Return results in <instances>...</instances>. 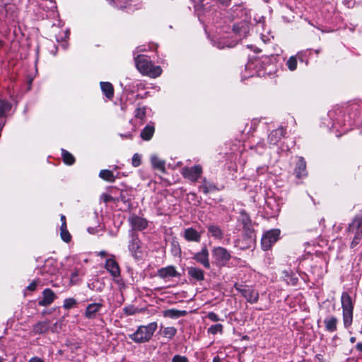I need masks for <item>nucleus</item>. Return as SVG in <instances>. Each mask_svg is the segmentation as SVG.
Returning <instances> with one entry per match:
<instances>
[{"label": "nucleus", "mask_w": 362, "mask_h": 362, "mask_svg": "<svg viewBox=\"0 0 362 362\" xmlns=\"http://www.w3.org/2000/svg\"><path fill=\"white\" fill-rule=\"evenodd\" d=\"M135 64L137 69L143 74L151 78H156L162 73L159 66H154L149 57L146 55L140 54L135 57Z\"/></svg>", "instance_id": "1"}, {"label": "nucleus", "mask_w": 362, "mask_h": 362, "mask_svg": "<svg viewBox=\"0 0 362 362\" xmlns=\"http://www.w3.org/2000/svg\"><path fill=\"white\" fill-rule=\"evenodd\" d=\"M341 306L342 308L343 324L345 328H349L353 322L354 302L347 292H343L341 296Z\"/></svg>", "instance_id": "2"}, {"label": "nucleus", "mask_w": 362, "mask_h": 362, "mask_svg": "<svg viewBox=\"0 0 362 362\" xmlns=\"http://www.w3.org/2000/svg\"><path fill=\"white\" fill-rule=\"evenodd\" d=\"M158 325L156 322L147 325H141L135 332L129 335V338L136 343H145L151 339Z\"/></svg>", "instance_id": "3"}, {"label": "nucleus", "mask_w": 362, "mask_h": 362, "mask_svg": "<svg viewBox=\"0 0 362 362\" xmlns=\"http://www.w3.org/2000/svg\"><path fill=\"white\" fill-rule=\"evenodd\" d=\"M349 231L354 234L351 243V247L356 246L362 238V218L356 217L349 226Z\"/></svg>", "instance_id": "4"}, {"label": "nucleus", "mask_w": 362, "mask_h": 362, "mask_svg": "<svg viewBox=\"0 0 362 362\" xmlns=\"http://www.w3.org/2000/svg\"><path fill=\"white\" fill-rule=\"evenodd\" d=\"M280 230L272 229L265 232L262 238V247L264 250H268L272 245L279 238Z\"/></svg>", "instance_id": "5"}, {"label": "nucleus", "mask_w": 362, "mask_h": 362, "mask_svg": "<svg viewBox=\"0 0 362 362\" xmlns=\"http://www.w3.org/2000/svg\"><path fill=\"white\" fill-rule=\"evenodd\" d=\"M235 288L238 291L245 299L251 303H255L258 300L259 293L252 287L235 284Z\"/></svg>", "instance_id": "6"}, {"label": "nucleus", "mask_w": 362, "mask_h": 362, "mask_svg": "<svg viewBox=\"0 0 362 362\" xmlns=\"http://www.w3.org/2000/svg\"><path fill=\"white\" fill-rule=\"evenodd\" d=\"M212 255L218 265H225L230 259V255L226 249L222 247H215L212 251Z\"/></svg>", "instance_id": "7"}, {"label": "nucleus", "mask_w": 362, "mask_h": 362, "mask_svg": "<svg viewBox=\"0 0 362 362\" xmlns=\"http://www.w3.org/2000/svg\"><path fill=\"white\" fill-rule=\"evenodd\" d=\"M202 173V168L200 165H194L190 168L182 169V174L185 178L192 182H196Z\"/></svg>", "instance_id": "8"}, {"label": "nucleus", "mask_w": 362, "mask_h": 362, "mask_svg": "<svg viewBox=\"0 0 362 362\" xmlns=\"http://www.w3.org/2000/svg\"><path fill=\"white\" fill-rule=\"evenodd\" d=\"M105 269L111 274V275L116 278L120 275V269L118 264L114 259V257L108 258L105 262Z\"/></svg>", "instance_id": "9"}, {"label": "nucleus", "mask_w": 362, "mask_h": 362, "mask_svg": "<svg viewBox=\"0 0 362 362\" xmlns=\"http://www.w3.org/2000/svg\"><path fill=\"white\" fill-rule=\"evenodd\" d=\"M194 259L202 264L205 268H210V263L209 261V252L206 247L202 249V250L194 255Z\"/></svg>", "instance_id": "10"}, {"label": "nucleus", "mask_w": 362, "mask_h": 362, "mask_svg": "<svg viewBox=\"0 0 362 362\" xmlns=\"http://www.w3.org/2000/svg\"><path fill=\"white\" fill-rule=\"evenodd\" d=\"M178 273L173 266H168L161 268L158 271V276L164 279H169L170 278L177 276Z\"/></svg>", "instance_id": "11"}, {"label": "nucleus", "mask_w": 362, "mask_h": 362, "mask_svg": "<svg viewBox=\"0 0 362 362\" xmlns=\"http://www.w3.org/2000/svg\"><path fill=\"white\" fill-rule=\"evenodd\" d=\"M233 31L240 36V37H245L249 32V25L246 21V17L239 23L233 25Z\"/></svg>", "instance_id": "12"}, {"label": "nucleus", "mask_w": 362, "mask_h": 362, "mask_svg": "<svg viewBox=\"0 0 362 362\" xmlns=\"http://www.w3.org/2000/svg\"><path fill=\"white\" fill-rule=\"evenodd\" d=\"M103 304L100 303H94L89 304L86 309L85 316L88 319H93L96 317L97 313L103 308Z\"/></svg>", "instance_id": "13"}, {"label": "nucleus", "mask_w": 362, "mask_h": 362, "mask_svg": "<svg viewBox=\"0 0 362 362\" xmlns=\"http://www.w3.org/2000/svg\"><path fill=\"white\" fill-rule=\"evenodd\" d=\"M43 298L39 301V305L41 306H47L53 303L56 298L55 293L49 288L44 290Z\"/></svg>", "instance_id": "14"}, {"label": "nucleus", "mask_w": 362, "mask_h": 362, "mask_svg": "<svg viewBox=\"0 0 362 362\" xmlns=\"http://www.w3.org/2000/svg\"><path fill=\"white\" fill-rule=\"evenodd\" d=\"M294 173L298 178H303L307 175L306 163L303 158H300L296 163Z\"/></svg>", "instance_id": "15"}, {"label": "nucleus", "mask_w": 362, "mask_h": 362, "mask_svg": "<svg viewBox=\"0 0 362 362\" xmlns=\"http://www.w3.org/2000/svg\"><path fill=\"white\" fill-rule=\"evenodd\" d=\"M338 320L334 315H329L324 320L325 329L329 332H334L337 329Z\"/></svg>", "instance_id": "16"}, {"label": "nucleus", "mask_w": 362, "mask_h": 362, "mask_svg": "<svg viewBox=\"0 0 362 362\" xmlns=\"http://www.w3.org/2000/svg\"><path fill=\"white\" fill-rule=\"evenodd\" d=\"M129 221L132 228L135 230H141L147 226V221L144 218L136 216H131L129 218Z\"/></svg>", "instance_id": "17"}, {"label": "nucleus", "mask_w": 362, "mask_h": 362, "mask_svg": "<svg viewBox=\"0 0 362 362\" xmlns=\"http://www.w3.org/2000/svg\"><path fill=\"white\" fill-rule=\"evenodd\" d=\"M284 134L285 130L282 127L273 130L268 136L269 143L272 145L276 144Z\"/></svg>", "instance_id": "18"}, {"label": "nucleus", "mask_w": 362, "mask_h": 362, "mask_svg": "<svg viewBox=\"0 0 362 362\" xmlns=\"http://www.w3.org/2000/svg\"><path fill=\"white\" fill-rule=\"evenodd\" d=\"M187 315L186 310H180L177 309H168L163 312V315L165 317H169L172 319H177L180 317L185 316Z\"/></svg>", "instance_id": "19"}, {"label": "nucleus", "mask_w": 362, "mask_h": 362, "mask_svg": "<svg viewBox=\"0 0 362 362\" xmlns=\"http://www.w3.org/2000/svg\"><path fill=\"white\" fill-rule=\"evenodd\" d=\"M151 162L153 168L164 173L165 171V162L156 155L151 156Z\"/></svg>", "instance_id": "20"}, {"label": "nucleus", "mask_w": 362, "mask_h": 362, "mask_svg": "<svg viewBox=\"0 0 362 362\" xmlns=\"http://www.w3.org/2000/svg\"><path fill=\"white\" fill-rule=\"evenodd\" d=\"M49 328V322H39L33 326V331L35 334H43L48 331Z\"/></svg>", "instance_id": "21"}, {"label": "nucleus", "mask_w": 362, "mask_h": 362, "mask_svg": "<svg viewBox=\"0 0 362 362\" xmlns=\"http://www.w3.org/2000/svg\"><path fill=\"white\" fill-rule=\"evenodd\" d=\"M100 88L103 93L108 99H112L114 95L112 85L109 82H100Z\"/></svg>", "instance_id": "22"}, {"label": "nucleus", "mask_w": 362, "mask_h": 362, "mask_svg": "<svg viewBox=\"0 0 362 362\" xmlns=\"http://www.w3.org/2000/svg\"><path fill=\"white\" fill-rule=\"evenodd\" d=\"M155 132V128L153 125L148 124L146 125L144 129L141 132V137L142 139L145 141H149Z\"/></svg>", "instance_id": "23"}, {"label": "nucleus", "mask_w": 362, "mask_h": 362, "mask_svg": "<svg viewBox=\"0 0 362 362\" xmlns=\"http://www.w3.org/2000/svg\"><path fill=\"white\" fill-rule=\"evenodd\" d=\"M139 241L137 238L133 237L129 244V250L130 252L132 253V256H134L136 258H137L139 257Z\"/></svg>", "instance_id": "24"}, {"label": "nucleus", "mask_w": 362, "mask_h": 362, "mask_svg": "<svg viewBox=\"0 0 362 362\" xmlns=\"http://www.w3.org/2000/svg\"><path fill=\"white\" fill-rule=\"evenodd\" d=\"M199 189L206 194L216 190L217 187L212 182L204 179L202 184L199 186Z\"/></svg>", "instance_id": "25"}, {"label": "nucleus", "mask_w": 362, "mask_h": 362, "mask_svg": "<svg viewBox=\"0 0 362 362\" xmlns=\"http://www.w3.org/2000/svg\"><path fill=\"white\" fill-rule=\"evenodd\" d=\"M185 238L189 241L198 242L200 240V235L193 228H187L185 231Z\"/></svg>", "instance_id": "26"}, {"label": "nucleus", "mask_w": 362, "mask_h": 362, "mask_svg": "<svg viewBox=\"0 0 362 362\" xmlns=\"http://www.w3.org/2000/svg\"><path fill=\"white\" fill-rule=\"evenodd\" d=\"M188 274L193 279L198 281L203 280L204 277V272L201 269L197 267L188 268Z\"/></svg>", "instance_id": "27"}, {"label": "nucleus", "mask_w": 362, "mask_h": 362, "mask_svg": "<svg viewBox=\"0 0 362 362\" xmlns=\"http://www.w3.org/2000/svg\"><path fill=\"white\" fill-rule=\"evenodd\" d=\"M99 177L107 182H114L117 178V177L114 175V173L109 170H102L99 173Z\"/></svg>", "instance_id": "28"}, {"label": "nucleus", "mask_w": 362, "mask_h": 362, "mask_svg": "<svg viewBox=\"0 0 362 362\" xmlns=\"http://www.w3.org/2000/svg\"><path fill=\"white\" fill-rule=\"evenodd\" d=\"M60 235H61L62 239L64 242L69 243L71 240V236L66 229V223H64L61 225Z\"/></svg>", "instance_id": "29"}, {"label": "nucleus", "mask_w": 362, "mask_h": 362, "mask_svg": "<svg viewBox=\"0 0 362 362\" xmlns=\"http://www.w3.org/2000/svg\"><path fill=\"white\" fill-rule=\"evenodd\" d=\"M177 333V329L174 327H164L162 330V334L164 337L172 339Z\"/></svg>", "instance_id": "30"}, {"label": "nucleus", "mask_w": 362, "mask_h": 362, "mask_svg": "<svg viewBox=\"0 0 362 362\" xmlns=\"http://www.w3.org/2000/svg\"><path fill=\"white\" fill-rule=\"evenodd\" d=\"M62 158H63V160L64 162L66 164V165H72L75 162V158L73 156L72 154H71L69 152L62 149Z\"/></svg>", "instance_id": "31"}, {"label": "nucleus", "mask_w": 362, "mask_h": 362, "mask_svg": "<svg viewBox=\"0 0 362 362\" xmlns=\"http://www.w3.org/2000/svg\"><path fill=\"white\" fill-rule=\"evenodd\" d=\"M208 230L209 233L216 238H221L222 237V232L219 227L214 226V225H210L208 227Z\"/></svg>", "instance_id": "32"}, {"label": "nucleus", "mask_w": 362, "mask_h": 362, "mask_svg": "<svg viewBox=\"0 0 362 362\" xmlns=\"http://www.w3.org/2000/svg\"><path fill=\"white\" fill-rule=\"evenodd\" d=\"M297 59L295 56H291L286 62V66L291 71L297 69Z\"/></svg>", "instance_id": "33"}, {"label": "nucleus", "mask_w": 362, "mask_h": 362, "mask_svg": "<svg viewBox=\"0 0 362 362\" xmlns=\"http://www.w3.org/2000/svg\"><path fill=\"white\" fill-rule=\"evenodd\" d=\"M208 332L213 335L216 334L217 333L222 334L223 325L221 324H216V325H211L208 329Z\"/></svg>", "instance_id": "34"}, {"label": "nucleus", "mask_w": 362, "mask_h": 362, "mask_svg": "<svg viewBox=\"0 0 362 362\" xmlns=\"http://www.w3.org/2000/svg\"><path fill=\"white\" fill-rule=\"evenodd\" d=\"M232 11L237 17L243 18V15H246V11L240 6L233 8Z\"/></svg>", "instance_id": "35"}, {"label": "nucleus", "mask_w": 362, "mask_h": 362, "mask_svg": "<svg viewBox=\"0 0 362 362\" xmlns=\"http://www.w3.org/2000/svg\"><path fill=\"white\" fill-rule=\"evenodd\" d=\"M76 304V301L74 298H66L64 301V308L66 309H69L73 308Z\"/></svg>", "instance_id": "36"}, {"label": "nucleus", "mask_w": 362, "mask_h": 362, "mask_svg": "<svg viewBox=\"0 0 362 362\" xmlns=\"http://www.w3.org/2000/svg\"><path fill=\"white\" fill-rule=\"evenodd\" d=\"M146 115V108L145 107H138L135 110V117L136 118L143 119Z\"/></svg>", "instance_id": "37"}, {"label": "nucleus", "mask_w": 362, "mask_h": 362, "mask_svg": "<svg viewBox=\"0 0 362 362\" xmlns=\"http://www.w3.org/2000/svg\"><path fill=\"white\" fill-rule=\"evenodd\" d=\"M132 163L134 167H138L141 164V156L138 153L134 154Z\"/></svg>", "instance_id": "38"}, {"label": "nucleus", "mask_w": 362, "mask_h": 362, "mask_svg": "<svg viewBox=\"0 0 362 362\" xmlns=\"http://www.w3.org/2000/svg\"><path fill=\"white\" fill-rule=\"evenodd\" d=\"M80 275L79 271L76 269L71 274L70 281L72 284H76L78 280V276Z\"/></svg>", "instance_id": "39"}, {"label": "nucleus", "mask_w": 362, "mask_h": 362, "mask_svg": "<svg viewBox=\"0 0 362 362\" xmlns=\"http://www.w3.org/2000/svg\"><path fill=\"white\" fill-rule=\"evenodd\" d=\"M137 309L134 306H127L124 308V313L128 315H134L136 313Z\"/></svg>", "instance_id": "40"}, {"label": "nucleus", "mask_w": 362, "mask_h": 362, "mask_svg": "<svg viewBox=\"0 0 362 362\" xmlns=\"http://www.w3.org/2000/svg\"><path fill=\"white\" fill-rule=\"evenodd\" d=\"M172 362H187V358L184 356L175 355L173 356Z\"/></svg>", "instance_id": "41"}, {"label": "nucleus", "mask_w": 362, "mask_h": 362, "mask_svg": "<svg viewBox=\"0 0 362 362\" xmlns=\"http://www.w3.org/2000/svg\"><path fill=\"white\" fill-rule=\"evenodd\" d=\"M207 317L213 322H218L220 320L218 316L213 312L209 313L207 315Z\"/></svg>", "instance_id": "42"}, {"label": "nucleus", "mask_w": 362, "mask_h": 362, "mask_svg": "<svg viewBox=\"0 0 362 362\" xmlns=\"http://www.w3.org/2000/svg\"><path fill=\"white\" fill-rule=\"evenodd\" d=\"M241 216H242L241 220L243 221V223L244 224V226L247 228L248 225L250 223V219H249L248 216L245 214H242Z\"/></svg>", "instance_id": "43"}, {"label": "nucleus", "mask_w": 362, "mask_h": 362, "mask_svg": "<svg viewBox=\"0 0 362 362\" xmlns=\"http://www.w3.org/2000/svg\"><path fill=\"white\" fill-rule=\"evenodd\" d=\"M130 1V0H127L124 4H120L118 5V6L121 8V9H128V10H133L130 6L131 4H129L128 2Z\"/></svg>", "instance_id": "44"}, {"label": "nucleus", "mask_w": 362, "mask_h": 362, "mask_svg": "<svg viewBox=\"0 0 362 362\" xmlns=\"http://www.w3.org/2000/svg\"><path fill=\"white\" fill-rule=\"evenodd\" d=\"M101 199L103 200V202H109L110 201L112 200V196H110V194H103L101 195Z\"/></svg>", "instance_id": "45"}, {"label": "nucleus", "mask_w": 362, "mask_h": 362, "mask_svg": "<svg viewBox=\"0 0 362 362\" xmlns=\"http://www.w3.org/2000/svg\"><path fill=\"white\" fill-rule=\"evenodd\" d=\"M219 4L223 6H228L230 2V0H216Z\"/></svg>", "instance_id": "46"}, {"label": "nucleus", "mask_w": 362, "mask_h": 362, "mask_svg": "<svg viewBox=\"0 0 362 362\" xmlns=\"http://www.w3.org/2000/svg\"><path fill=\"white\" fill-rule=\"evenodd\" d=\"M29 362H44V361L39 357H33L30 359Z\"/></svg>", "instance_id": "47"}, {"label": "nucleus", "mask_w": 362, "mask_h": 362, "mask_svg": "<svg viewBox=\"0 0 362 362\" xmlns=\"http://www.w3.org/2000/svg\"><path fill=\"white\" fill-rule=\"evenodd\" d=\"M36 283L35 282H33L32 284H30L28 286V289L30 290V291H34L36 288Z\"/></svg>", "instance_id": "48"}, {"label": "nucleus", "mask_w": 362, "mask_h": 362, "mask_svg": "<svg viewBox=\"0 0 362 362\" xmlns=\"http://www.w3.org/2000/svg\"><path fill=\"white\" fill-rule=\"evenodd\" d=\"M252 66H253V63L252 62H249L245 66V69L246 70H247V69L250 70V69H252Z\"/></svg>", "instance_id": "49"}, {"label": "nucleus", "mask_w": 362, "mask_h": 362, "mask_svg": "<svg viewBox=\"0 0 362 362\" xmlns=\"http://www.w3.org/2000/svg\"><path fill=\"white\" fill-rule=\"evenodd\" d=\"M356 348L360 352H362V343H358L356 346Z\"/></svg>", "instance_id": "50"}, {"label": "nucleus", "mask_w": 362, "mask_h": 362, "mask_svg": "<svg viewBox=\"0 0 362 362\" xmlns=\"http://www.w3.org/2000/svg\"><path fill=\"white\" fill-rule=\"evenodd\" d=\"M212 362H221V359L218 356H216L213 358V361Z\"/></svg>", "instance_id": "51"}, {"label": "nucleus", "mask_w": 362, "mask_h": 362, "mask_svg": "<svg viewBox=\"0 0 362 362\" xmlns=\"http://www.w3.org/2000/svg\"><path fill=\"white\" fill-rule=\"evenodd\" d=\"M98 255H100V257H105L106 255V252L100 251V252H98Z\"/></svg>", "instance_id": "52"}, {"label": "nucleus", "mask_w": 362, "mask_h": 362, "mask_svg": "<svg viewBox=\"0 0 362 362\" xmlns=\"http://www.w3.org/2000/svg\"><path fill=\"white\" fill-rule=\"evenodd\" d=\"M61 221H62V224L64 223H66V218L64 215L61 216Z\"/></svg>", "instance_id": "53"}, {"label": "nucleus", "mask_w": 362, "mask_h": 362, "mask_svg": "<svg viewBox=\"0 0 362 362\" xmlns=\"http://www.w3.org/2000/svg\"><path fill=\"white\" fill-rule=\"evenodd\" d=\"M351 343H354L356 341V337H352L350 338Z\"/></svg>", "instance_id": "54"}, {"label": "nucleus", "mask_w": 362, "mask_h": 362, "mask_svg": "<svg viewBox=\"0 0 362 362\" xmlns=\"http://www.w3.org/2000/svg\"><path fill=\"white\" fill-rule=\"evenodd\" d=\"M56 329H57V323H56V324H54V327L52 328V331H53V332H54V331H55V330H56Z\"/></svg>", "instance_id": "55"}, {"label": "nucleus", "mask_w": 362, "mask_h": 362, "mask_svg": "<svg viewBox=\"0 0 362 362\" xmlns=\"http://www.w3.org/2000/svg\"><path fill=\"white\" fill-rule=\"evenodd\" d=\"M253 76V73H252V74H250V75H249V76H245V77H250V76Z\"/></svg>", "instance_id": "56"}, {"label": "nucleus", "mask_w": 362, "mask_h": 362, "mask_svg": "<svg viewBox=\"0 0 362 362\" xmlns=\"http://www.w3.org/2000/svg\"><path fill=\"white\" fill-rule=\"evenodd\" d=\"M0 362H4V359L1 356H0Z\"/></svg>", "instance_id": "57"}]
</instances>
